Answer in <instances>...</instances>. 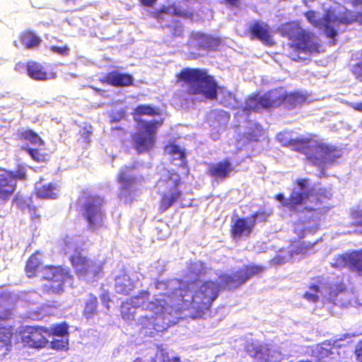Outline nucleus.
<instances>
[{
	"label": "nucleus",
	"instance_id": "ddd939ff",
	"mask_svg": "<svg viewBox=\"0 0 362 362\" xmlns=\"http://www.w3.org/2000/svg\"><path fill=\"white\" fill-rule=\"evenodd\" d=\"M46 335L50 336V331L42 326H25L22 332L21 341L27 346L42 349L48 343Z\"/></svg>",
	"mask_w": 362,
	"mask_h": 362
},
{
	"label": "nucleus",
	"instance_id": "680f3d73",
	"mask_svg": "<svg viewBox=\"0 0 362 362\" xmlns=\"http://www.w3.org/2000/svg\"><path fill=\"white\" fill-rule=\"evenodd\" d=\"M133 362H141V360L140 358H137Z\"/></svg>",
	"mask_w": 362,
	"mask_h": 362
},
{
	"label": "nucleus",
	"instance_id": "393cba45",
	"mask_svg": "<svg viewBox=\"0 0 362 362\" xmlns=\"http://www.w3.org/2000/svg\"><path fill=\"white\" fill-rule=\"evenodd\" d=\"M25 70L28 76L36 81H45L50 78L43 66L35 62H28Z\"/></svg>",
	"mask_w": 362,
	"mask_h": 362
},
{
	"label": "nucleus",
	"instance_id": "72a5a7b5",
	"mask_svg": "<svg viewBox=\"0 0 362 362\" xmlns=\"http://www.w3.org/2000/svg\"><path fill=\"white\" fill-rule=\"evenodd\" d=\"M160 13H169L183 18L192 19L193 18V13L192 11L182 9L175 4L170 7L162 6L160 8Z\"/></svg>",
	"mask_w": 362,
	"mask_h": 362
},
{
	"label": "nucleus",
	"instance_id": "2f4dec72",
	"mask_svg": "<svg viewBox=\"0 0 362 362\" xmlns=\"http://www.w3.org/2000/svg\"><path fill=\"white\" fill-rule=\"evenodd\" d=\"M181 192L176 187L162 195L160 207L162 210H166L171 206L180 197Z\"/></svg>",
	"mask_w": 362,
	"mask_h": 362
},
{
	"label": "nucleus",
	"instance_id": "603ef678",
	"mask_svg": "<svg viewBox=\"0 0 362 362\" xmlns=\"http://www.w3.org/2000/svg\"><path fill=\"white\" fill-rule=\"evenodd\" d=\"M140 4L146 7H151L153 6L157 0H139Z\"/></svg>",
	"mask_w": 362,
	"mask_h": 362
},
{
	"label": "nucleus",
	"instance_id": "338daca9",
	"mask_svg": "<svg viewBox=\"0 0 362 362\" xmlns=\"http://www.w3.org/2000/svg\"><path fill=\"white\" fill-rule=\"evenodd\" d=\"M361 223H362V213H361Z\"/></svg>",
	"mask_w": 362,
	"mask_h": 362
},
{
	"label": "nucleus",
	"instance_id": "2eb2a0df",
	"mask_svg": "<svg viewBox=\"0 0 362 362\" xmlns=\"http://www.w3.org/2000/svg\"><path fill=\"white\" fill-rule=\"evenodd\" d=\"M248 32L251 40H258L267 46L274 45L270 27L262 21L252 23L248 27Z\"/></svg>",
	"mask_w": 362,
	"mask_h": 362
},
{
	"label": "nucleus",
	"instance_id": "7c9ffc66",
	"mask_svg": "<svg viewBox=\"0 0 362 362\" xmlns=\"http://www.w3.org/2000/svg\"><path fill=\"white\" fill-rule=\"evenodd\" d=\"M98 298L90 293L87 300L85 302L83 310V315L87 320L93 318L97 314Z\"/></svg>",
	"mask_w": 362,
	"mask_h": 362
},
{
	"label": "nucleus",
	"instance_id": "dca6fc26",
	"mask_svg": "<svg viewBox=\"0 0 362 362\" xmlns=\"http://www.w3.org/2000/svg\"><path fill=\"white\" fill-rule=\"evenodd\" d=\"M149 293L146 291L139 292L136 296L130 298L131 302L125 301L121 304V316L124 320H132L134 317V310L144 305L149 300Z\"/></svg>",
	"mask_w": 362,
	"mask_h": 362
},
{
	"label": "nucleus",
	"instance_id": "052dcab7",
	"mask_svg": "<svg viewBox=\"0 0 362 362\" xmlns=\"http://www.w3.org/2000/svg\"><path fill=\"white\" fill-rule=\"evenodd\" d=\"M32 218H33V220H34V221H35V219H39V218H40V216H39V215H35H35H33V216H32Z\"/></svg>",
	"mask_w": 362,
	"mask_h": 362
},
{
	"label": "nucleus",
	"instance_id": "8fccbe9b",
	"mask_svg": "<svg viewBox=\"0 0 362 362\" xmlns=\"http://www.w3.org/2000/svg\"><path fill=\"white\" fill-rule=\"evenodd\" d=\"M296 183L300 189L303 190L308 185V180L305 178L298 179Z\"/></svg>",
	"mask_w": 362,
	"mask_h": 362
},
{
	"label": "nucleus",
	"instance_id": "9d476101",
	"mask_svg": "<svg viewBox=\"0 0 362 362\" xmlns=\"http://www.w3.org/2000/svg\"><path fill=\"white\" fill-rule=\"evenodd\" d=\"M69 261L78 278L94 279L102 272V266L78 252L69 257Z\"/></svg>",
	"mask_w": 362,
	"mask_h": 362
},
{
	"label": "nucleus",
	"instance_id": "13d9d810",
	"mask_svg": "<svg viewBox=\"0 0 362 362\" xmlns=\"http://www.w3.org/2000/svg\"><path fill=\"white\" fill-rule=\"evenodd\" d=\"M352 3L354 5L361 4L362 0H352Z\"/></svg>",
	"mask_w": 362,
	"mask_h": 362
},
{
	"label": "nucleus",
	"instance_id": "aec40b11",
	"mask_svg": "<svg viewBox=\"0 0 362 362\" xmlns=\"http://www.w3.org/2000/svg\"><path fill=\"white\" fill-rule=\"evenodd\" d=\"M332 264L336 267H347L353 271L362 272V250L337 257Z\"/></svg>",
	"mask_w": 362,
	"mask_h": 362
},
{
	"label": "nucleus",
	"instance_id": "6ab92c4d",
	"mask_svg": "<svg viewBox=\"0 0 362 362\" xmlns=\"http://www.w3.org/2000/svg\"><path fill=\"white\" fill-rule=\"evenodd\" d=\"M278 106L284 105L287 108H294L305 103L309 98V94L300 91L288 93L282 89H276Z\"/></svg>",
	"mask_w": 362,
	"mask_h": 362
},
{
	"label": "nucleus",
	"instance_id": "473e14b6",
	"mask_svg": "<svg viewBox=\"0 0 362 362\" xmlns=\"http://www.w3.org/2000/svg\"><path fill=\"white\" fill-rule=\"evenodd\" d=\"M41 266V261L37 257L36 254H33L27 260L25 267V272L28 277L32 278L34 277L40 267Z\"/></svg>",
	"mask_w": 362,
	"mask_h": 362
},
{
	"label": "nucleus",
	"instance_id": "ea45409f",
	"mask_svg": "<svg viewBox=\"0 0 362 362\" xmlns=\"http://www.w3.org/2000/svg\"><path fill=\"white\" fill-rule=\"evenodd\" d=\"M160 362H181L179 357L172 351H167L160 347Z\"/></svg>",
	"mask_w": 362,
	"mask_h": 362
},
{
	"label": "nucleus",
	"instance_id": "6e6d98bb",
	"mask_svg": "<svg viewBox=\"0 0 362 362\" xmlns=\"http://www.w3.org/2000/svg\"><path fill=\"white\" fill-rule=\"evenodd\" d=\"M225 1L228 4H229L230 6H238L239 4V0H225Z\"/></svg>",
	"mask_w": 362,
	"mask_h": 362
},
{
	"label": "nucleus",
	"instance_id": "79ce46f5",
	"mask_svg": "<svg viewBox=\"0 0 362 362\" xmlns=\"http://www.w3.org/2000/svg\"><path fill=\"white\" fill-rule=\"evenodd\" d=\"M69 341L67 337L66 339H53L51 341V347L55 350H66L68 347Z\"/></svg>",
	"mask_w": 362,
	"mask_h": 362
},
{
	"label": "nucleus",
	"instance_id": "a19ab883",
	"mask_svg": "<svg viewBox=\"0 0 362 362\" xmlns=\"http://www.w3.org/2000/svg\"><path fill=\"white\" fill-rule=\"evenodd\" d=\"M251 233V228H233L231 233L234 239H240L243 236H248Z\"/></svg>",
	"mask_w": 362,
	"mask_h": 362
},
{
	"label": "nucleus",
	"instance_id": "f8f14e48",
	"mask_svg": "<svg viewBox=\"0 0 362 362\" xmlns=\"http://www.w3.org/2000/svg\"><path fill=\"white\" fill-rule=\"evenodd\" d=\"M9 295L0 293V321L7 320L11 315L10 308H6L8 301ZM14 328L11 325H4L0 322V351L7 350L11 344Z\"/></svg>",
	"mask_w": 362,
	"mask_h": 362
},
{
	"label": "nucleus",
	"instance_id": "0eeeda50",
	"mask_svg": "<svg viewBox=\"0 0 362 362\" xmlns=\"http://www.w3.org/2000/svg\"><path fill=\"white\" fill-rule=\"evenodd\" d=\"M156 121H149L137 125V130L132 134L133 146L137 153H142L151 150L155 145L157 129Z\"/></svg>",
	"mask_w": 362,
	"mask_h": 362
},
{
	"label": "nucleus",
	"instance_id": "f257e3e1",
	"mask_svg": "<svg viewBox=\"0 0 362 362\" xmlns=\"http://www.w3.org/2000/svg\"><path fill=\"white\" fill-rule=\"evenodd\" d=\"M265 268L259 265H247L231 274L219 276L221 286L211 281H195L191 283L174 279L160 282V319L163 329L177 323L179 313L189 310L193 317H202L216 298L220 288L234 289L245 284L250 278L259 276Z\"/></svg>",
	"mask_w": 362,
	"mask_h": 362
},
{
	"label": "nucleus",
	"instance_id": "09e8293b",
	"mask_svg": "<svg viewBox=\"0 0 362 362\" xmlns=\"http://www.w3.org/2000/svg\"><path fill=\"white\" fill-rule=\"evenodd\" d=\"M100 299L103 303V305H105V307L109 310L110 309V298L108 296V294L107 293H103L100 296Z\"/></svg>",
	"mask_w": 362,
	"mask_h": 362
},
{
	"label": "nucleus",
	"instance_id": "c85d7f7f",
	"mask_svg": "<svg viewBox=\"0 0 362 362\" xmlns=\"http://www.w3.org/2000/svg\"><path fill=\"white\" fill-rule=\"evenodd\" d=\"M117 182L121 185V191L126 196L136 184V177L128 174L124 170L119 172Z\"/></svg>",
	"mask_w": 362,
	"mask_h": 362
},
{
	"label": "nucleus",
	"instance_id": "de8ad7c7",
	"mask_svg": "<svg viewBox=\"0 0 362 362\" xmlns=\"http://www.w3.org/2000/svg\"><path fill=\"white\" fill-rule=\"evenodd\" d=\"M355 354L357 360L362 362V341L356 346Z\"/></svg>",
	"mask_w": 362,
	"mask_h": 362
},
{
	"label": "nucleus",
	"instance_id": "f704fd0d",
	"mask_svg": "<svg viewBox=\"0 0 362 362\" xmlns=\"http://www.w3.org/2000/svg\"><path fill=\"white\" fill-rule=\"evenodd\" d=\"M164 151L173 157V159L180 160L182 162L185 161L186 156L185 151L180 146L173 143H170L164 147Z\"/></svg>",
	"mask_w": 362,
	"mask_h": 362
},
{
	"label": "nucleus",
	"instance_id": "c03bdc74",
	"mask_svg": "<svg viewBox=\"0 0 362 362\" xmlns=\"http://www.w3.org/2000/svg\"><path fill=\"white\" fill-rule=\"evenodd\" d=\"M49 49L54 53H57L62 56H67L69 54L70 49L67 45L62 47L52 45L49 47Z\"/></svg>",
	"mask_w": 362,
	"mask_h": 362
},
{
	"label": "nucleus",
	"instance_id": "3c124183",
	"mask_svg": "<svg viewBox=\"0 0 362 362\" xmlns=\"http://www.w3.org/2000/svg\"><path fill=\"white\" fill-rule=\"evenodd\" d=\"M274 199L277 201L280 202L281 205L284 207H286V203L288 202V199H286L284 197V195L281 193L276 194L274 196Z\"/></svg>",
	"mask_w": 362,
	"mask_h": 362
},
{
	"label": "nucleus",
	"instance_id": "0e129e2a",
	"mask_svg": "<svg viewBox=\"0 0 362 362\" xmlns=\"http://www.w3.org/2000/svg\"><path fill=\"white\" fill-rule=\"evenodd\" d=\"M360 127H361V129H362V120H361V122H360Z\"/></svg>",
	"mask_w": 362,
	"mask_h": 362
},
{
	"label": "nucleus",
	"instance_id": "b1692460",
	"mask_svg": "<svg viewBox=\"0 0 362 362\" xmlns=\"http://www.w3.org/2000/svg\"><path fill=\"white\" fill-rule=\"evenodd\" d=\"M115 287L118 293L127 296L134 290L135 284L127 274H122L116 277Z\"/></svg>",
	"mask_w": 362,
	"mask_h": 362
},
{
	"label": "nucleus",
	"instance_id": "39448f33",
	"mask_svg": "<svg viewBox=\"0 0 362 362\" xmlns=\"http://www.w3.org/2000/svg\"><path fill=\"white\" fill-rule=\"evenodd\" d=\"M42 279L46 281L41 290L43 293L60 295L67 285L72 286L74 276L69 269L62 266L47 265L43 268Z\"/></svg>",
	"mask_w": 362,
	"mask_h": 362
},
{
	"label": "nucleus",
	"instance_id": "c756f323",
	"mask_svg": "<svg viewBox=\"0 0 362 362\" xmlns=\"http://www.w3.org/2000/svg\"><path fill=\"white\" fill-rule=\"evenodd\" d=\"M22 44L28 49L37 47L41 42L40 37L30 30H25L20 35Z\"/></svg>",
	"mask_w": 362,
	"mask_h": 362
},
{
	"label": "nucleus",
	"instance_id": "412c9836",
	"mask_svg": "<svg viewBox=\"0 0 362 362\" xmlns=\"http://www.w3.org/2000/svg\"><path fill=\"white\" fill-rule=\"evenodd\" d=\"M191 43L199 50H216L221 45V40L211 35L195 33L191 37Z\"/></svg>",
	"mask_w": 362,
	"mask_h": 362
},
{
	"label": "nucleus",
	"instance_id": "bb28decb",
	"mask_svg": "<svg viewBox=\"0 0 362 362\" xmlns=\"http://www.w3.org/2000/svg\"><path fill=\"white\" fill-rule=\"evenodd\" d=\"M157 115V112L151 105H140L136 106L133 112L132 116L134 121L137 123V125H142L143 123H148V122L144 121L141 119L142 116H154Z\"/></svg>",
	"mask_w": 362,
	"mask_h": 362
},
{
	"label": "nucleus",
	"instance_id": "e2e57ef3",
	"mask_svg": "<svg viewBox=\"0 0 362 362\" xmlns=\"http://www.w3.org/2000/svg\"><path fill=\"white\" fill-rule=\"evenodd\" d=\"M258 216H259V215H258L257 214H254V216H254V218H257L258 217Z\"/></svg>",
	"mask_w": 362,
	"mask_h": 362
},
{
	"label": "nucleus",
	"instance_id": "20e7f679",
	"mask_svg": "<svg viewBox=\"0 0 362 362\" xmlns=\"http://www.w3.org/2000/svg\"><path fill=\"white\" fill-rule=\"evenodd\" d=\"M279 32L282 36L291 40L289 46L294 52L305 54L319 52V44L315 41L314 34L305 30L297 23L290 21L282 24Z\"/></svg>",
	"mask_w": 362,
	"mask_h": 362
},
{
	"label": "nucleus",
	"instance_id": "a878e982",
	"mask_svg": "<svg viewBox=\"0 0 362 362\" xmlns=\"http://www.w3.org/2000/svg\"><path fill=\"white\" fill-rule=\"evenodd\" d=\"M310 195V191H292L286 203V207L290 211H296L298 206L304 203V201Z\"/></svg>",
	"mask_w": 362,
	"mask_h": 362
},
{
	"label": "nucleus",
	"instance_id": "9b49d317",
	"mask_svg": "<svg viewBox=\"0 0 362 362\" xmlns=\"http://www.w3.org/2000/svg\"><path fill=\"white\" fill-rule=\"evenodd\" d=\"M349 296L341 283H321V297L327 302L346 307L350 303Z\"/></svg>",
	"mask_w": 362,
	"mask_h": 362
},
{
	"label": "nucleus",
	"instance_id": "4c0bfd02",
	"mask_svg": "<svg viewBox=\"0 0 362 362\" xmlns=\"http://www.w3.org/2000/svg\"><path fill=\"white\" fill-rule=\"evenodd\" d=\"M69 326L66 322L61 324L54 325L51 327L50 335L57 336L61 337H68L69 336Z\"/></svg>",
	"mask_w": 362,
	"mask_h": 362
},
{
	"label": "nucleus",
	"instance_id": "bf43d9fd",
	"mask_svg": "<svg viewBox=\"0 0 362 362\" xmlns=\"http://www.w3.org/2000/svg\"><path fill=\"white\" fill-rule=\"evenodd\" d=\"M274 260H276L278 264H282L284 262V259L281 260V257H277Z\"/></svg>",
	"mask_w": 362,
	"mask_h": 362
},
{
	"label": "nucleus",
	"instance_id": "5fc2aeb1",
	"mask_svg": "<svg viewBox=\"0 0 362 362\" xmlns=\"http://www.w3.org/2000/svg\"><path fill=\"white\" fill-rule=\"evenodd\" d=\"M233 226H240V227L246 226H245V220L242 219V218L238 219L237 221L233 225Z\"/></svg>",
	"mask_w": 362,
	"mask_h": 362
},
{
	"label": "nucleus",
	"instance_id": "69168bd1",
	"mask_svg": "<svg viewBox=\"0 0 362 362\" xmlns=\"http://www.w3.org/2000/svg\"><path fill=\"white\" fill-rule=\"evenodd\" d=\"M126 169H132V167H126Z\"/></svg>",
	"mask_w": 362,
	"mask_h": 362
},
{
	"label": "nucleus",
	"instance_id": "c9c22d12",
	"mask_svg": "<svg viewBox=\"0 0 362 362\" xmlns=\"http://www.w3.org/2000/svg\"><path fill=\"white\" fill-rule=\"evenodd\" d=\"M18 137L21 139L28 141L33 144L38 146H43L45 144L43 139L36 132L31 129H25L19 132Z\"/></svg>",
	"mask_w": 362,
	"mask_h": 362
},
{
	"label": "nucleus",
	"instance_id": "49530a36",
	"mask_svg": "<svg viewBox=\"0 0 362 362\" xmlns=\"http://www.w3.org/2000/svg\"><path fill=\"white\" fill-rule=\"evenodd\" d=\"M305 16L306 17L307 20L313 25L315 26L318 25V21H317L316 13L315 11H308L305 13Z\"/></svg>",
	"mask_w": 362,
	"mask_h": 362
},
{
	"label": "nucleus",
	"instance_id": "4d7b16f0",
	"mask_svg": "<svg viewBox=\"0 0 362 362\" xmlns=\"http://www.w3.org/2000/svg\"><path fill=\"white\" fill-rule=\"evenodd\" d=\"M308 211V212H314L315 211V209L313 208H308V207H305L303 209V211Z\"/></svg>",
	"mask_w": 362,
	"mask_h": 362
},
{
	"label": "nucleus",
	"instance_id": "58836bf2",
	"mask_svg": "<svg viewBox=\"0 0 362 362\" xmlns=\"http://www.w3.org/2000/svg\"><path fill=\"white\" fill-rule=\"evenodd\" d=\"M26 151L36 162H45L48 160L49 155L46 153L42 152L38 148H28L26 149Z\"/></svg>",
	"mask_w": 362,
	"mask_h": 362
},
{
	"label": "nucleus",
	"instance_id": "a211bd4d",
	"mask_svg": "<svg viewBox=\"0 0 362 362\" xmlns=\"http://www.w3.org/2000/svg\"><path fill=\"white\" fill-rule=\"evenodd\" d=\"M102 200L98 199L96 201L92 200L83 206V216L88 221L90 226H98L101 225L104 218V214L101 209Z\"/></svg>",
	"mask_w": 362,
	"mask_h": 362
},
{
	"label": "nucleus",
	"instance_id": "4468645a",
	"mask_svg": "<svg viewBox=\"0 0 362 362\" xmlns=\"http://www.w3.org/2000/svg\"><path fill=\"white\" fill-rule=\"evenodd\" d=\"M342 339L335 340H327L321 344H318L315 348V351L318 354L322 361L320 362H339V354L337 351V348L341 345L339 342ZM298 362H311L309 361H300Z\"/></svg>",
	"mask_w": 362,
	"mask_h": 362
},
{
	"label": "nucleus",
	"instance_id": "cd10ccee",
	"mask_svg": "<svg viewBox=\"0 0 362 362\" xmlns=\"http://www.w3.org/2000/svg\"><path fill=\"white\" fill-rule=\"evenodd\" d=\"M35 194L37 197L45 199H55L57 194L56 188L52 183H42L41 181L35 185Z\"/></svg>",
	"mask_w": 362,
	"mask_h": 362
},
{
	"label": "nucleus",
	"instance_id": "f3484780",
	"mask_svg": "<svg viewBox=\"0 0 362 362\" xmlns=\"http://www.w3.org/2000/svg\"><path fill=\"white\" fill-rule=\"evenodd\" d=\"M354 21V19L352 17H349L346 15L337 16L332 12H327L322 18L326 36L334 39L337 35V33L334 28V26H338L339 25H349Z\"/></svg>",
	"mask_w": 362,
	"mask_h": 362
},
{
	"label": "nucleus",
	"instance_id": "4be33fe9",
	"mask_svg": "<svg viewBox=\"0 0 362 362\" xmlns=\"http://www.w3.org/2000/svg\"><path fill=\"white\" fill-rule=\"evenodd\" d=\"M100 81L114 87H124L133 85L134 78L128 73L112 71L106 74Z\"/></svg>",
	"mask_w": 362,
	"mask_h": 362
},
{
	"label": "nucleus",
	"instance_id": "6e6552de",
	"mask_svg": "<svg viewBox=\"0 0 362 362\" xmlns=\"http://www.w3.org/2000/svg\"><path fill=\"white\" fill-rule=\"evenodd\" d=\"M278 99L276 89L270 90L264 94L254 93L246 99L243 110L248 112L270 110L279 107Z\"/></svg>",
	"mask_w": 362,
	"mask_h": 362
},
{
	"label": "nucleus",
	"instance_id": "7ed1b4c3",
	"mask_svg": "<svg viewBox=\"0 0 362 362\" xmlns=\"http://www.w3.org/2000/svg\"><path fill=\"white\" fill-rule=\"evenodd\" d=\"M276 139L281 146L303 154L305 160L315 166L332 163L341 156V151L339 148L315 139L313 134L307 137L293 139L291 133L282 132L276 135Z\"/></svg>",
	"mask_w": 362,
	"mask_h": 362
},
{
	"label": "nucleus",
	"instance_id": "e433bc0d",
	"mask_svg": "<svg viewBox=\"0 0 362 362\" xmlns=\"http://www.w3.org/2000/svg\"><path fill=\"white\" fill-rule=\"evenodd\" d=\"M320 296H321V284L310 286L303 297L310 302L316 303L319 300Z\"/></svg>",
	"mask_w": 362,
	"mask_h": 362
},
{
	"label": "nucleus",
	"instance_id": "864d4df0",
	"mask_svg": "<svg viewBox=\"0 0 362 362\" xmlns=\"http://www.w3.org/2000/svg\"><path fill=\"white\" fill-rule=\"evenodd\" d=\"M351 107L354 110L362 112V102L354 103L351 105Z\"/></svg>",
	"mask_w": 362,
	"mask_h": 362
},
{
	"label": "nucleus",
	"instance_id": "f03ea898",
	"mask_svg": "<svg viewBox=\"0 0 362 362\" xmlns=\"http://www.w3.org/2000/svg\"><path fill=\"white\" fill-rule=\"evenodd\" d=\"M177 81L188 84L187 95H200L210 100H216L218 95L219 104L226 107H232L236 103L235 94L223 86H218L214 76L209 75L205 70L182 69L177 75Z\"/></svg>",
	"mask_w": 362,
	"mask_h": 362
},
{
	"label": "nucleus",
	"instance_id": "1a4fd4ad",
	"mask_svg": "<svg viewBox=\"0 0 362 362\" xmlns=\"http://www.w3.org/2000/svg\"><path fill=\"white\" fill-rule=\"evenodd\" d=\"M26 173L23 166L16 171L0 168V200L6 202L11 197L16 189L18 180H25Z\"/></svg>",
	"mask_w": 362,
	"mask_h": 362
},
{
	"label": "nucleus",
	"instance_id": "a18cd8bd",
	"mask_svg": "<svg viewBox=\"0 0 362 362\" xmlns=\"http://www.w3.org/2000/svg\"><path fill=\"white\" fill-rule=\"evenodd\" d=\"M204 270V267L203 264L201 262H196L192 263L189 266L190 272L196 274L197 276L200 275L203 273Z\"/></svg>",
	"mask_w": 362,
	"mask_h": 362
},
{
	"label": "nucleus",
	"instance_id": "5701e85b",
	"mask_svg": "<svg viewBox=\"0 0 362 362\" xmlns=\"http://www.w3.org/2000/svg\"><path fill=\"white\" fill-rule=\"evenodd\" d=\"M233 167L228 159L223 160L208 168V175L217 182H222L229 177Z\"/></svg>",
	"mask_w": 362,
	"mask_h": 362
},
{
	"label": "nucleus",
	"instance_id": "423d86ee",
	"mask_svg": "<svg viewBox=\"0 0 362 362\" xmlns=\"http://www.w3.org/2000/svg\"><path fill=\"white\" fill-rule=\"evenodd\" d=\"M289 346L291 344H284L279 349L269 344H251L247 346V351L260 362H279L284 357L292 356V353L287 350Z\"/></svg>",
	"mask_w": 362,
	"mask_h": 362
},
{
	"label": "nucleus",
	"instance_id": "37998d69",
	"mask_svg": "<svg viewBox=\"0 0 362 362\" xmlns=\"http://www.w3.org/2000/svg\"><path fill=\"white\" fill-rule=\"evenodd\" d=\"M315 196H316V201L317 202H322L325 200L330 199L332 194L329 190H328L325 188H323V189H320L317 192Z\"/></svg>",
	"mask_w": 362,
	"mask_h": 362
}]
</instances>
